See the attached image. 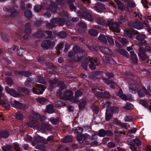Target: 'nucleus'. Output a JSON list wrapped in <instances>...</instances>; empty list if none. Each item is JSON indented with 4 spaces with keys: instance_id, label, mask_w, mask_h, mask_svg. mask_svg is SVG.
Wrapping results in <instances>:
<instances>
[{
    "instance_id": "1",
    "label": "nucleus",
    "mask_w": 151,
    "mask_h": 151,
    "mask_svg": "<svg viewBox=\"0 0 151 151\" xmlns=\"http://www.w3.org/2000/svg\"><path fill=\"white\" fill-rule=\"evenodd\" d=\"M58 84L60 86V88L57 92V95L60 96V98L63 100L70 99L73 94L72 91L67 90L63 95V93L66 89L65 84L63 81H61L59 82Z\"/></svg>"
},
{
    "instance_id": "2",
    "label": "nucleus",
    "mask_w": 151,
    "mask_h": 151,
    "mask_svg": "<svg viewBox=\"0 0 151 151\" xmlns=\"http://www.w3.org/2000/svg\"><path fill=\"white\" fill-rule=\"evenodd\" d=\"M73 50L74 52V55L72 59L75 61H80L83 57L85 56L84 50L78 46L74 47Z\"/></svg>"
},
{
    "instance_id": "3",
    "label": "nucleus",
    "mask_w": 151,
    "mask_h": 151,
    "mask_svg": "<svg viewBox=\"0 0 151 151\" xmlns=\"http://www.w3.org/2000/svg\"><path fill=\"white\" fill-rule=\"evenodd\" d=\"M106 25L109 27L110 30L114 32L118 33L120 32L119 29V24L118 22H113L112 19H108L107 21Z\"/></svg>"
},
{
    "instance_id": "4",
    "label": "nucleus",
    "mask_w": 151,
    "mask_h": 151,
    "mask_svg": "<svg viewBox=\"0 0 151 151\" xmlns=\"http://www.w3.org/2000/svg\"><path fill=\"white\" fill-rule=\"evenodd\" d=\"M41 46L43 48L47 50L50 48L54 47L55 43L54 42L51 41L49 40L44 41L41 44Z\"/></svg>"
},
{
    "instance_id": "5",
    "label": "nucleus",
    "mask_w": 151,
    "mask_h": 151,
    "mask_svg": "<svg viewBox=\"0 0 151 151\" xmlns=\"http://www.w3.org/2000/svg\"><path fill=\"white\" fill-rule=\"evenodd\" d=\"M78 16L81 17H84L90 22L93 21V19L91 15L85 11L78 12Z\"/></svg>"
},
{
    "instance_id": "6",
    "label": "nucleus",
    "mask_w": 151,
    "mask_h": 151,
    "mask_svg": "<svg viewBox=\"0 0 151 151\" xmlns=\"http://www.w3.org/2000/svg\"><path fill=\"white\" fill-rule=\"evenodd\" d=\"M89 62L90 63L89 65L90 68L92 70H94L96 69V66L99 65L100 63L97 59H93L90 57H88Z\"/></svg>"
},
{
    "instance_id": "7",
    "label": "nucleus",
    "mask_w": 151,
    "mask_h": 151,
    "mask_svg": "<svg viewBox=\"0 0 151 151\" xmlns=\"http://www.w3.org/2000/svg\"><path fill=\"white\" fill-rule=\"evenodd\" d=\"M61 15L65 17L59 19L58 22L60 25L61 26L64 24L69 20L68 16L67 15L66 12L63 10V11L61 13Z\"/></svg>"
},
{
    "instance_id": "8",
    "label": "nucleus",
    "mask_w": 151,
    "mask_h": 151,
    "mask_svg": "<svg viewBox=\"0 0 151 151\" xmlns=\"http://www.w3.org/2000/svg\"><path fill=\"white\" fill-rule=\"evenodd\" d=\"M128 24L131 27L135 28L138 29H142L143 27L142 24L138 21H136L133 22H130Z\"/></svg>"
},
{
    "instance_id": "9",
    "label": "nucleus",
    "mask_w": 151,
    "mask_h": 151,
    "mask_svg": "<svg viewBox=\"0 0 151 151\" xmlns=\"http://www.w3.org/2000/svg\"><path fill=\"white\" fill-rule=\"evenodd\" d=\"M145 35H144L137 36L136 38L138 40V43L139 45H143L147 44V42L145 40Z\"/></svg>"
},
{
    "instance_id": "10",
    "label": "nucleus",
    "mask_w": 151,
    "mask_h": 151,
    "mask_svg": "<svg viewBox=\"0 0 151 151\" xmlns=\"http://www.w3.org/2000/svg\"><path fill=\"white\" fill-rule=\"evenodd\" d=\"M5 90L7 93L14 97H18L20 95V94L18 93L13 89L10 88L9 87L7 86L5 88Z\"/></svg>"
},
{
    "instance_id": "11",
    "label": "nucleus",
    "mask_w": 151,
    "mask_h": 151,
    "mask_svg": "<svg viewBox=\"0 0 151 151\" xmlns=\"http://www.w3.org/2000/svg\"><path fill=\"white\" fill-rule=\"evenodd\" d=\"M90 138L89 135L87 134H81L76 136L77 140L78 141H85Z\"/></svg>"
},
{
    "instance_id": "12",
    "label": "nucleus",
    "mask_w": 151,
    "mask_h": 151,
    "mask_svg": "<svg viewBox=\"0 0 151 151\" xmlns=\"http://www.w3.org/2000/svg\"><path fill=\"white\" fill-rule=\"evenodd\" d=\"M30 123H27V126L28 127H35L37 125V119L34 117H32L30 118Z\"/></svg>"
},
{
    "instance_id": "13",
    "label": "nucleus",
    "mask_w": 151,
    "mask_h": 151,
    "mask_svg": "<svg viewBox=\"0 0 151 151\" xmlns=\"http://www.w3.org/2000/svg\"><path fill=\"white\" fill-rule=\"evenodd\" d=\"M45 90L42 85H39L37 87L33 88V92L34 93L38 94H42L43 91Z\"/></svg>"
},
{
    "instance_id": "14",
    "label": "nucleus",
    "mask_w": 151,
    "mask_h": 151,
    "mask_svg": "<svg viewBox=\"0 0 151 151\" xmlns=\"http://www.w3.org/2000/svg\"><path fill=\"white\" fill-rule=\"evenodd\" d=\"M57 5L55 3L52 2L51 4L47 7V9L50 10L51 12L53 13H55L57 11Z\"/></svg>"
},
{
    "instance_id": "15",
    "label": "nucleus",
    "mask_w": 151,
    "mask_h": 151,
    "mask_svg": "<svg viewBox=\"0 0 151 151\" xmlns=\"http://www.w3.org/2000/svg\"><path fill=\"white\" fill-rule=\"evenodd\" d=\"M102 71H95L90 76V78L92 79H96L100 78L101 76Z\"/></svg>"
},
{
    "instance_id": "16",
    "label": "nucleus",
    "mask_w": 151,
    "mask_h": 151,
    "mask_svg": "<svg viewBox=\"0 0 151 151\" xmlns=\"http://www.w3.org/2000/svg\"><path fill=\"white\" fill-rule=\"evenodd\" d=\"M113 112L112 109L109 110H106L105 119L106 121H109L112 118L113 116Z\"/></svg>"
},
{
    "instance_id": "17",
    "label": "nucleus",
    "mask_w": 151,
    "mask_h": 151,
    "mask_svg": "<svg viewBox=\"0 0 151 151\" xmlns=\"http://www.w3.org/2000/svg\"><path fill=\"white\" fill-rule=\"evenodd\" d=\"M83 131V129L79 127H77L76 128L73 129V131L74 134L76 135V136L81 134Z\"/></svg>"
},
{
    "instance_id": "18",
    "label": "nucleus",
    "mask_w": 151,
    "mask_h": 151,
    "mask_svg": "<svg viewBox=\"0 0 151 151\" xmlns=\"http://www.w3.org/2000/svg\"><path fill=\"white\" fill-rule=\"evenodd\" d=\"M125 32L126 35L129 37H133V35H132V34L137 35L139 33L137 31L133 30H126Z\"/></svg>"
},
{
    "instance_id": "19",
    "label": "nucleus",
    "mask_w": 151,
    "mask_h": 151,
    "mask_svg": "<svg viewBox=\"0 0 151 151\" xmlns=\"http://www.w3.org/2000/svg\"><path fill=\"white\" fill-rule=\"evenodd\" d=\"M36 99L37 102L42 105L47 103L49 101L47 99L44 98L38 97Z\"/></svg>"
},
{
    "instance_id": "20",
    "label": "nucleus",
    "mask_w": 151,
    "mask_h": 151,
    "mask_svg": "<svg viewBox=\"0 0 151 151\" xmlns=\"http://www.w3.org/2000/svg\"><path fill=\"white\" fill-rule=\"evenodd\" d=\"M52 129V127L49 124L44 123L42 124L41 127V130L43 132L45 130H50Z\"/></svg>"
},
{
    "instance_id": "21",
    "label": "nucleus",
    "mask_w": 151,
    "mask_h": 151,
    "mask_svg": "<svg viewBox=\"0 0 151 151\" xmlns=\"http://www.w3.org/2000/svg\"><path fill=\"white\" fill-rule=\"evenodd\" d=\"M103 60L105 63L111 64H114L115 63V61L111 57H105L104 58Z\"/></svg>"
},
{
    "instance_id": "22",
    "label": "nucleus",
    "mask_w": 151,
    "mask_h": 151,
    "mask_svg": "<svg viewBox=\"0 0 151 151\" xmlns=\"http://www.w3.org/2000/svg\"><path fill=\"white\" fill-rule=\"evenodd\" d=\"M9 135V132L6 131H0V138H6L8 137Z\"/></svg>"
},
{
    "instance_id": "23",
    "label": "nucleus",
    "mask_w": 151,
    "mask_h": 151,
    "mask_svg": "<svg viewBox=\"0 0 151 151\" xmlns=\"http://www.w3.org/2000/svg\"><path fill=\"white\" fill-rule=\"evenodd\" d=\"M101 50L104 53L108 55H111L112 54V51L109 49L108 48L104 47H102L100 48Z\"/></svg>"
},
{
    "instance_id": "24",
    "label": "nucleus",
    "mask_w": 151,
    "mask_h": 151,
    "mask_svg": "<svg viewBox=\"0 0 151 151\" xmlns=\"http://www.w3.org/2000/svg\"><path fill=\"white\" fill-rule=\"evenodd\" d=\"M95 7L97 10L99 12H101L105 9L104 5L100 3L96 4Z\"/></svg>"
},
{
    "instance_id": "25",
    "label": "nucleus",
    "mask_w": 151,
    "mask_h": 151,
    "mask_svg": "<svg viewBox=\"0 0 151 151\" xmlns=\"http://www.w3.org/2000/svg\"><path fill=\"white\" fill-rule=\"evenodd\" d=\"M129 88L131 92L132 93H136L137 88L134 84L130 83L129 85Z\"/></svg>"
},
{
    "instance_id": "26",
    "label": "nucleus",
    "mask_w": 151,
    "mask_h": 151,
    "mask_svg": "<svg viewBox=\"0 0 151 151\" xmlns=\"http://www.w3.org/2000/svg\"><path fill=\"white\" fill-rule=\"evenodd\" d=\"M62 81H58L56 79H54L53 80H50L49 81V83L50 86V87L52 88L57 83L58 84L59 82H61Z\"/></svg>"
},
{
    "instance_id": "27",
    "label": "nucleus",
    "mask_w": 151,
    "mask_h": 151,
    "mask_svg": "<svg viewBox=\"0 0 151 151\" xmlns=\"http://www.w3.org/2000/svg\"><path fill=\"white\" fill-rule=\"evenodd\" d=\"M115 3L118 5L119 8L121 11H123L124 10V5L119 0H114Z\"/></svg>"
},
{
    "instance_id": "28",
    "label": "nucleus",
    "mask_w": 151,
    "mask_h": 151,
    "mask_svg": "<svg viewBox=\"0 0 151 151\" xmlns=\"http://www.w3.org/2000/svg\"><path fill=\"white\" fill-rule=\"evenodd\" d=\"M130 53L132 55L131 59L133 62L135 63H137L138 61V59L137 57V56L134 54L133 51L130 52Z\"/></svg>"
},
{
    "instance_id": "29",
    "label": "nucleus",
    "mask_w": 151,
    "mask_h": 151,
    "mask_svg": "<svg viewBox=\"0 0 151 151\" xmlns=\"http://www.w3.org/2000/svg\"><path fill=\"white\" fill-rule=\"evenodd\" d=\"M86 104V101L83 99L80 101L78 106L80 109H82L85 107Z\"/></svg>"
},
{
    "instance_id": "30",
    "label": "nucleus",
    "mask_w": 151,
    "mask_h": 151,
    "mask_svg": "<svg viewBox=\"0 0 151 151\" xmlns=\"http://www.w3.org/2000/svg\"><path fill=\"white\" fill-rule=\"evenodd\" d=\"M139 51L145 52H149L151 53V48L148 46H146L145 48L140 47L139 48Z\"/></svg>"
},
{
    "instance_id": "31",
    "label": "nucleus",
    "mask_w": 151,
    "mask_h": 151,
    "mask_svg": "<svg viewBox=\"0 0 151 151\" xmlns=\"http://www.w3.org/2000/svg\"><path fill=\"white\" fill-rule=\"evenodd\" d=\"M96 22L98 24L104 26L107 25V23H106L105 21L100 17L96 19Z\"/></svg>"
},
{
    "instance_id": "32",
    "label": "nucleus",
    "mask_w": 151,
    "mask_h": 151,
    "mask_svg": "<svg viewBox=\"0 0 151 151\" xmlns=\"http://www.w3.org/2000/svg\"><path fill=\"white\" fill-rule=\"evenodd\" d=\"M47 111L49 114H51L54 112L53 106L52 104H49L47 106Z\"/></svg>"
},
{
    "instance_id": "33",
    "label": "nucleus",
    "mask_w": 151,
    "mask_h": 151,
    "mask_svg": "<svg viewBox=\"0 0 151 151\" xmlns=\"http://www.w3.org/2000/svg\"><path fill=\"white\" fill-rule=\"evenodd\" d=\"M89 62L88 57L84 59L82 63V66L84 69L86 70L87 67V62Z\"/></svg>"
},
{
    "instance_id": "34",
    "label": "nucleus",
    "mask_w": 151,
    "mask_h": 151,
    "mask_svg": "<svg viewBox=\"0 0 151 151\" xmlns=\"http://www.w3.org/2000/svg\"><path fill=\"white\" fill-rule=\"evenodd\" d=\"M138 55L139 57L142 60H145L147 58V56L145 55L144 54V52L141 51H139V52L138 53Z\"/></svg>"
},
{
    "instance_id": "35",
    "label": "nucleus",
    "mask_w": 151,
    "mask_h": 151,
    "mask_svg": "<svg viewBox=\"0 0 151 151\" xmlns=\"http://www.w3.org/2000/svg\"><path fill=\"white\" fill-rule=\"evenodd\" d=\"M11 104L12 106H14L16 108H20L22 106L21 104L16 101H14L13 103H11Z\"/></svg>"
},
{
    "instance_id": "36",
    "label": "nucleus",
    "mask_w": 151,
    "mask_h": 151,
    "mask_svg": "<svg viewBox=\"0 0 151 151\" xmlns=\"http://www.w3.org/2000/svg\"><path fill=\"white\" fill-rule=\"evenodd\" d=\"M15 116L17 119L19 120H22L24 117V115L21 112H17Z\"/></svg>"
},
{
    "instance_id": "37",
    "label": "nucleus",
    "mask_w": 151,
    "mask_h": 151,
    "mask_svg": "<svg viewBox=\"0 0 151 151\" xmlns=\"http://www.w3.org/2000/svg\"><path fill=\"white\" fill-rule=\"evenodd\" d=\"M117 39L120 42H121L124 45L127 44L128 43L126 39L124 38L118 37Z\"/></svg>"
},
{
    "instance_id": "38",
    "label": "nucleus",
    "mask_w": 151,
    "mask_h": 151,
    "mask_svg": "<svg viewBox=\"0 0 151 151\" xmlns=\"http://www.w3.org/2000/svg\"><path fill=\"white\" fill-rule=\"evenodd\" d=\"M44 9L43 6L42 5H37L35 6L34 8V10L38 12Z\"/></svg>"
},
{
    "instance_id": "39",
    "label": "nucleus",
    "mask_w": 151,
    "mask_h": 151,
    "mask_svg": "<svg viewBox=\"0 0 151 151\" xmlns=\"http://www.w3.org/2000/svg\"><path fill=\"white\" fill-rule=\"evenodd\" d=\"M99 40L101 42L106 43L107 42V40L104 35L103 34L101 35L98 37Z\"/></svg>"
},
{
    "instance_id": "40",
    "label": "nucleus",
    "mask_w": 151,
    "mask_h": 151,
    "mask_svg": "<svg viewBox=\"0 0 151 151\" xmlns=\"http://www.w3.org/2000/svg\"><path fill=\"white\" fill-rule=\"evenodd\" d=\"M117 51L119 53L126 57H128L129 56V54L126 51L122 49H119L117 50Z\"/></svg>"
},
{
    "instance_id": "41",
    "label": "nucleus",
    "mask_w": 151,
    "mask_h": 151,
    "mask_svg": "<svg viewBox=\"0 0 151 151\" xmlns=\"http://www.w3.org/2000/svg\"><path fill=\"white\" fill-rule=\"evenodd\" d=\"M75 1L74 0H68L67 1L68 3L69 4L70 8L72 9H76V7L72 4L73 3L75 2Z\"/></svg>"
},
{
    "instance_id": "42",
    "label": "nucleus",
    "mask_w": 151,
    "mask_h": 151,
    "mask_svg": "<svg viewBox=\"0 0 151 151\" xmlns=\"http://www.w3.org/2000/svg\"><path fill=\"white\" fill-rule=\"evenodd\" d=\"M73 139L72 136L67 135L65 136L62 142H72Z\"/></svg>"
},
{
    "instance_id": "43",
    "label": "nucleus",
    "mask_w": 151,
    "mask_h": 151,
    "mask_svg": "<svg viewBox=\"0 0 151 151\" xmlns=\"http://www.w3.org/2000/svg\"><path fill=\"white\" fill-rule=\"evenodd\" d=\"M134 108L133 106L129 103L127 104L123 108L127 110H130Z\"/></svg>"
},
{
    "instance_id": "44",
    "label": "nucleus",
    "mask_w": 151,
    "mask_h": 151,
    "mask_svg": "<svg viewBox=\"0 0 151 151\" xmlns=\"http://www.w3.org/2000/svg\"><path fill=\"white\" fill-rule=\"evenodd\" d=\"M30 24L29 23H27L25 25L26 30L25 32L27 33H29L31 32Z\"/></svg>"
},
{
    "instance_id": "45",
    "label": "nucleus",
    "mask_w": 151,
    "mask_h": 151,
    "mask_svg": "<svg viewBox=\"0 0 151 151\" xmlns=\"http://www.w3.org/2000/svg\"><path fill=\"white\" fill-rule=\"evenodd\" d=\"M17 89L18 91L19 92L23 93L24 92L27 91V93L28 94H29V92L28 91L27 88L21 87H19L17 88Z\"/></svg>"
},
{
    "instance_id": "46",
    "label": "nucleus",
    "mask_w": 151,
    "mask_h": 151,
    "mask_svg": "<svg viewBox=\"0 0 151 151\" xmlns=\"http://www.w3.org/2000/svg\"><path fill=\"white\" fill-rule=\"evenodd\" d=\"M58 36L61 38H65L67 36L66 33L64 31H61L58 34Z\"/></svg>"
},
{
    "instance_id": "47",
    "label": "nucleus",
    "mask_w": 151,
    "mask_h": 151,
    "mask_svg": "<svg viewBox=\"0 0 151 151\" xmlns=\"http://www.w3.org/2000/svg\"><path fill=\"white\" fill-rule=\"evenodd\" d=\"M88 33L89 35H91L95 36L98 34V32L94 29H91L88 31Z\"/></svg>"
},
{
    "instance_id": "48",
    "label": "nucleus",
    "mask_w": 151,
    "mask_h": 151,
    "mask_svg": "<svg viewBox=\"0 0 151 151\" xmlns=\"http://www.w3.org/2000/svg\"><path fill=\"white\" fill-rule=\"evenodd\" d=\"M98 135L100 137L104 136L106 135V131L104 129H101L99 131Z\"/></svg>"
},
{
    "instance_id": "49",
    "label": "nucleus",
    "mask_w": 151,
    "mask_h": 151,
    "mask_svg": "<svg viewBox=\"0 0 151 151\" xmlns=\"http://www.w3.org/2000/svg\"><path fill=\"white\" fill-rule=\"evenodd\" d=\"M120 98L125 101L130 100L132 99V96L131 95L127 96L124 94H123Z\"/></svg>"
},
{
    "instance_id": "50",
    "label": "nucleus",
    "mask_w": 151,
    "mask_h": 151,
    "mask_svg": "<svg viewBox=\"0 0 151 151\" xmlns=\"http://www.w3.org/2000/svg\"><path fill=\"white\" fill-rule=\"evenodd\" d=\"M34 115L36 116L37 118L39 119L40 121H42L45 120V118L44 116H41L37 113L35 112L33 114Z\"/></svg>"
},
{
    "instance_id": "51",
    "label": "nucleus",
    "mask_w": 151,
    "mask_h": 151,
    "mask_svg": "<svg viewBox=\"0 0 151 151\" xmlns=\"http://www.w3.org/2000/svg\"><path fill=\"white\" fill-rule=\"evenodd\" d=\"M24 14L25 16L28 18H30L32 17V14L31 11L29 10H27L24 12Z\"/></svg>"
},
{
    "instance_id": "52",
    "label": "nucleus",
    "mask_w": 151,
    "mask_h": 151,
    "mask_svg": "<svg viewBox=\"0 0 151 151\" xmlns=\"http://www.w3.org/2000/svg\"><path fill=\"white\" fill-rule=\"evenodd\" d=\"M35 139L36 142H43L45 140L44 137L40 136L35 137Z\"/></svg>"
},
{
    "instance_id": "53",
    "label": "nucleus",
    "mask_w": 151,
    "mask_h": 151,
    "mask_svg": "<svg viewBox=\"0 0 151 151\" xmlns=\"http://www.w3.org/2000/svg\"><path fill=\"white\" fill-rule=\"evenodd\" d=\"M59 118L58 117H57V119H55L53 117H51L50 119V121L51 122L54 124H57L59 120Z\"/></svg>"
},
{
    "instance_id": "54",
    "label": "nucleus",
    "mask_w": 151,
    "mask_h": 151,
    "mask_svg": "<svg viewBox=\"0 0 151 151\" xmlns=\"http://www.w3.org/2000/svg\"><path fill=\"white\" fill-rule=\"evenodd\" d=\"M33 80V78H30L27 79V81L25 82V85L27 86H29L31 83L32 84L34 82H32V81Z\"/></svg>"
},
{
    "instance_id": "55",
    "label": "nucleus",
    "mask_w": 151,
    "mask_h": 151,
    "mask_svg": "<svg viewBox=\"0 0 151 151\" xmlns=\"http://www.w3.org/2000/svg\"><path fill=\"white\" fill-rule=\"evenodd\" d=\"M114 134L116 136L120 137L122 134L125 135V132H122L121 131H119V130H116L114 132Z\"/></svg>"
},
{
    "instance_id": "56",
    "label": "nucleus",
    "mask_w": 151,
    "mask_h": 151,
    "mask_svg": "<svg viewBox=\"0 0 151 151\" xmlns=\"http://www.w3.org/2000/svg\"><path fill=\"white\" fill-rule=\"evenodd\" d=\"M20 74L23 75L26 77L29 76L31 74L30 72L27 71H22L19 72Z\"/></svg>"
},
{
    "instance_id": "57",
    "label": "nucleus",
    "mask_w": 151,
    "mask_h": 151,
    "mask_svg": "<svg viewBox=\"0 0 151 151\" xmlns=\"http://www.w3.org/2000/svg\"><path fill=\"white\" fill-rule=\"evenodd\" d=\"M12 147L11 146L8 145L2 147L3 151H11Z\"/></svg>"
},
{
    "instance_id": "58",
    "label": "nucleus",
    "mask_w": 151,
    "mask_h": 151,
    "mask_svg": "<svg viewBox=\"0 0 151 151\" xmlns=\"http://www.w3.org/2000/svg\"><path fill=\"white\" fill-rule=\"evenodd\" d=\"M132 142H129V144L131 146V149L133 151H137L136 150L137 147L135 144H133Z\"/></svg>"
},
{
    "instance_id": "59",
    "label": "nucleus",
    "mask_w": 151,
    "mask_h": 151,
    "mask_svg": "<svg viewBox=\"0 0 151 151\" xmlns=\"http://www.w3.org/2000/svg\"><path fill=\"white\" fill-rule=\"evenodd\" d=\"M133 118L130 116H126L124 119V120L126 122H130L133 121Z\"/></svg>"
},
{
    "instance_id": "60",
    "label": "nucleus",
    "mask_w": 151,
    "mask_h": 151,
    "mask_svg": "<svg viewBox=\"0 0 151 151\" xmlns=\"http://www.w3.org/2000/svg\"><path fill=\"white\" fill-rule=\"evenodd\" d=\"M86 46L91 50L93 51H95L96 52H97L98 51V49L97 47L94 46H91L89 45H86Z\"/></svg>"
},
{
    "instance_id": "61",
    "label": "nucleus",
    "mask_w": 151,
    "mask_h": 151,
    "mask_svg": "<svg viewBox=\"0 0 151 151\" xmlns=\"http://www.w3.org/2000/svg\"><path fill=\"white\" fill-rule=\"evenodd\" d=\"M37 78L38 81L40 83L43 84H45L46 83V82L43 77L38 76Z\"/></svg>"
},
{
    "instance_id": "62",
    "label": "nucleus",
    "mask_w": 151,
    "mask_h": 151,
    "mask_svg": "<svg viewBox=\"0 0 151 151\" xmlns=\"http://www.w3.org/2000/svg\"><path fill=\"white\" fill-rule=\"evenodd\" d=\"M107 38L109 44L111 45H114V42L113 39L109 36L107 37Z\"/></svg>"
},
{
    "instance_id": "63",
    "label": "nucleus",
    "mask_w": 151,
    "mask_h": 151,
    "mask_svg": "<svg viewBox=\"0 0 151 151\" xmlns=\"http://www.w3.org/2000/svg\"><path fill=\"white\" fill-rule=\"evenodd\" d=\"M83 93L80 90H78L76 91L75 94V97L78 98L79 97L81 96Z\"/></svg>"
},
{
    "instance_id": "64",
    "label": "nucleus",
    "mask_w": 151,
    "mask_h": 151,
    "mask_svg": "<svg viewBox=\"0 0 151 151\" xmlns=\"http://www.w3.org/2000/svg\"><path fill=\"white\" fill-rule=\"evenodd\" d=\"M45 33L50 38L52 39L54 37L53 36L52 32L50 31H45Z\"/></svg>"
}]
</instances>
